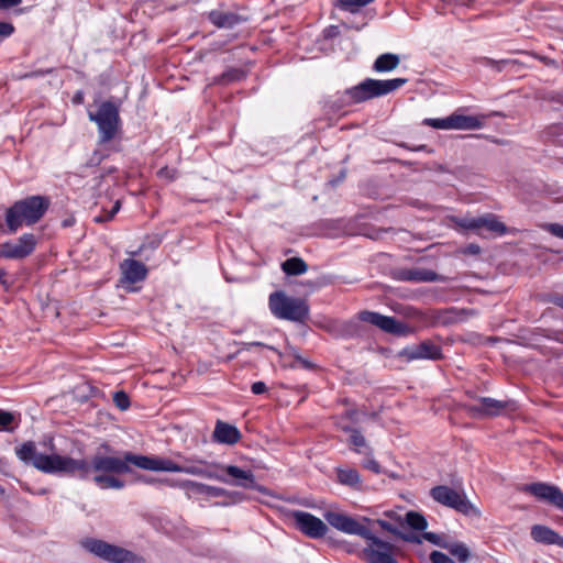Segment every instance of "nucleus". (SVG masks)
<instances>
[{"label":"nucleus","instance_id":"49530a36","mask_svg":"<svg viewBox=\"0 0 563 563\" xmlns=\"http://www.w3.org/2000/svg\"><path fill=\"white\" fill-rule=\"evenodd\" d=\"M402 540L408 542H413L420 544L423 540L422 536H415V534H402L399 532L398 534Z\"/></svg>","mask_w":563,"mask_h":563},{"label":"nucleus","instance_id":"4d7b16f0","mask_svg":"<svg viewBox=\"0 0 563 563\" xmlns=\"http://www.w3.org/2000/svg\"><path fill=\"white\" fill-rule=\"evenodd\" d=\"M120 208H121V201H120V200H117V201L114 202V205H113L112 209H111V210H109L108 212H109L110 214H112V217L114 218V216L119 212Z\"/></svg>","mask_w":563,"mask_h":563},{"label":"nucleus","instance_id":"c756f323","mask_svg":"<svg viewBox=\"0 0 563 563\" xmlns=\"http://www.w3.org/2000/svg\"><path fill=\"white\" fill-rule=\"evenodd\" d=\"M445 549L462 563L471 556L470 549L462 542H448Z\"/></svg>","mask_w":563,"mask_h":563},{"label":"nucleus","instance_id":"72a5a7b5","mask_svg":"<svg viewBox=\"0 0 563 563\" xmlns=\"http://www.w3.org/2000/svg\"><path fill=\"white\" fill-rule=\"evenodd\" d=\"M424 123L427 125H430L434 129H440V130H452V121H451V115L448 117V118H444V119H427L424 120Z\"/></svg>","mask_w":563,"mask_h":563},{"label":"nucleus","instance_id":"9d476101","mask_svg":"<svg viewBox=\"0 0 563 563\" xmlns=\"http://www.w3.org/2000/svg\"><path fill=\"white\" fill-rule=\"evenodd\" d=\"M37 244L36 236L32 233H24L15 241L0 244V258L23 260L30 256Z\"/></svg>","mask_w":563,"mask_h":563},{"label":"nucleus","instance_id":"9b49d317","mask_svg":"<svg viewBox=\"0 0 563 563\" xmlns=\"http://www.w3.org/2000/svg\"><path fill=\"white\" fill-rule=\"evenodd\" d=\"M90 473L126 474L131 467L126 465L125 452L120 456L95 454L89 463Z\"/></svg>","mask_w":563,"mask_h":563},{"label":"nucleus","instance_id":"a211bd4d","mask_svg":"<svg viewBox=\"0 0 563 563\" xmlns=\"http://www.w3.org/2000/svg\"><path fill=\"white\" fill-rule=\"evenodd\" d=\"M401 356L408 361H412L419 358L439 360L442 355L441 349L438 345L431 341H424L418 345L405 349L401 352Z\"/></svg>","mask_w":563,"mask_h":563},{"label":"nucleus","instance_id":"393cba45","mask_svg":"<svg viewBox=\"0 0 563 563\" xmlns=\"http://www.w3.org/2000/svg\"><path fill=\"white\" fill-rule=\"evenodd\" d=\"M400 58L396 54L386 53L379 55L374 62L373 69L377 73L391 71L398 67Z\"/></svg>","mask_w":563,"mask_h":563},{"label":"nucleus","instance_id":"473e14b6","mask_svg":"<svg viewBox=\"0 0 563 563\" xmlns=\"http://www.w3.org/2000/svg\"><path fill=\"white\" fill-rule=\"evenodd\" d=\"M433 312L434 310H418L413 312L412 320L417 321L421 327H433Z\"/></svg>","mask_w":563,"mask_h":563},{"label":"nucleus","instance_id":"6e6552de","mask_svg":"<svg viewBox=\"0 0 563 563\" xmlns=\"http://www.w3.org/2000/svg\"><path fill=\"white\" fill-rule=\"evenodd\" d=\"M86 550L111 563H143V559L130 550L98 539L84 541Z\"/></svg>","mask_w":563,"mask_h":563},{"label":"nucleus","instance_id":"7ed1b4c3","mask_svg":"<svg viewBox=\"0 0 563 563\" xmlns=\"http://www.w3.org/2000/svg\"><path fill=\"white\" fill-rule=\"evenodd\" d=\"M51 206L48 197L34 195L13 202L4 213V232L16 233L23 227L41 221Z\"/></svg>","mask_w":563,"mask_h":563},{"label":"nucleus","instance_id":"69168bd1","mask_svg":"<svg viewBox=\"0 0 563 563\" xmlns=\"http://www.w3.org/2000/svg\"><path fill=\"white\" fill-rule=\"evenodd\" d=\"M306 367H309L310 364L306 360H301L300 357H297Z\"/></svg>","mask_w":563,"mask_h":563},{"label":"nucleus","instance_id":"a18cd8bd","mask_svg":"<svg viewBox=\"0 0 563 563\" xmlns=\"http://www.w3.org/2000/svg\"><path fill=\"white\" fill-rule=\"evenodd\" d=\"M363 466L376 474L382 472L380 465L375 460H367Z\"/></svg>","mask_w":563,"mask_h":563},{"label":"nucleus","instance_id":"de8ad7c7","mask_svg":"<svg viewBox=\"0 0 563 563\" xmlns=\"http://www.w3.org/2000/svg\"><path fill=\"white\" fill-rule=\"evenodd\" d=\"M22 0H0V9L5 10L19 5Z\"/></svg>","mask_w":563,"mask_h":563},{"label":"nucleus","instance_id":"a878e982","mask_svg":"<svg viewBox=\"0 0 563 563\" xmlns=\"http://www.w3.org/2000/svg\"><path fill=\"white\" fill-rule=\"evenodd\" d=\"M338 482L342 485L350 486L355 489H361V475L355 468H338Z\"/></svg>","mask_w":563,"mask_h":563},{"label":"nucleus","instance_id":"58836bf2","mask_svg":"<svg viewBox=\"0 0 563 563\" xmlns=\"http://www.w3.org/2000/svg\"><path fill=\"white\" fill-rule=\"evenodd\" d=\"M14 420L13 413L4 410H0V430L11 431L9 424H11Z\"/></svg>","mask_w":563,"mask_h":563},{"label":"nucleus","instance_id":"680f3d73","mask_svg":"<svg viewBox=\"0 0 563 563\" xmlns=\"http://www.w3.org/2000/svg\"><path fill=\"white\" fill-rule=\"evenodd\" d=\"M51 73V70H46V71H36V73H32V74H26L24 77L26 78H31V77H34V76H42V75H45V74H48Z\"/></svg>","mask_w":563,"mask_h":563},{"label":"nucleus","instance_id":"4468645a","mask_svg":"<svg viewBox=\"0 0 563 563\" xmlns=\"http://www.w3.org/2000/svg\"><path fill=\"white\" fill-rule=\"evenodd\" d=\"M481 405L467 406L466 410L475 418L494 417L500 415L505 409H515L514 401H501L489 397L479 399Z\"/></svg>","mask_w":563,"mask_h":563},{"label":"nucleus","instance_id":"79ce46f5","mask_svg":"<svg viewBox=\"0 0 563 563\" xmlns=\"http://www.w3.org/2000/svg\"><path fill=\"white\" fill-rule=\"evenodd\" d=\"M552 235L563 239V225L559 223H549L543 227Z\"/></svg>","mask_w":563,"mask_h":563},{"label":"nucleus","instance_id":"1a4fd4ad","mask_svg":"<svg viewBox=\"0 0 563 563\" xmlns=\"http://www.w3.org/2000/svg\"><path fill=\"white\" fill-rule=\"evenodd\" d=\"M407 82L405 78L388 80L366 79L349 91L355 102H362L397 90Z\"/></svg>","mask_w":563,"mask_h":563},{"label":"nucleus","instance_id":"c9c22d12","mask_svg":"<svg viewBox=\"0 0 563 563\" xmlns=\"http://www.w3.org/2000/svg\"><path fill=\"white\" fill-rule=\"evenodd\" d=\"M343 430L345 432H350L351 433L350 442L355 448H361V446H364L366 444L365 438L361 434V432L358 430L351 429V428H347V427H344Z\"/></svg>","mask_w":563,"mask_h":563},{"label":"nucleus","instance_id":"ea45409f","mask_svg":"<svg viewBox=\"0 0 563 563\" xmlns=\"http://www.w3.org/2000/svg\"><path fill=\"white\" fill-rule=\"evenodd\" d=\"M430 561L432 563H454V561L449 555L440 551L431 552Z\"/></svg>","mask_w":563,"mask_h":563},{"label":"nucleus","instance_id":"6ab92c4d","mask_svg":"<svg viewBox=\"0 0 563 563\" xmlns=\"http://www.w3.org/2000/svg\"><path fill=\"white\" fill-rule=\"evenodd\" d=\"M398 278L401 280L423 283V282H448L449 278L437 274L435 272L427 268H407L398 272Z\"/></svg>","mask_w":563,"mask_h":563},{"label":"nucleus","instance_id":"3c124183","mask_svg":"<svg viewBox=\"0 0 563 563\" xmlns=\"http://www.w3.org/2000/svg\"><path fill=\"white\" fill-rule=\"evenodd\" d=\"M252 391L256 395L263 394L266 391V385L263 382H257L252 385Z\"/></svg>","mask_w":563,"mask_h":563},{"label":"nucleus","instance_id":"39448f33","mask_svg":"<svg viewBox=\"0 0 563 563\" xmlns=\"http://www.w3.org/2000/svg\"><path fill=\"white\" fill-rule=\"evenodd\" d=\"M268 306L275 317L284 320L305 322L309 316V306L305 299L289 297L284 291L271 294Z\"/></svg>","mask_w":563,"mask_h":563},{"label":"nucleus","instance_id":"5fc2aeb1","mask_svg":"<svg viewBox=\"0 0 563 563\" xmlns=\"http://www.w3.org/2000/svg\"><path fill=\"white\" fill-rule=\"evenodd\" d=\"M224 277L227 279V282L231 283V282H242V276H234V275H231L227 269H224Z\"/></svg>","mask_w":563,"mask_h":563},{"label":"nucleus","instance_id":"c85d7f7f","mask_svg":"<svg viewBox=\"0 0 563 563\" xmlns=\"http://www.w3.org/2000/svg\"><path fill=\"white\" fill-rule=\"evenodd\" d=\"M282 268L288 275H301L307 272L308 265L300 257H291L282 264Z\"/></svg>","mask_w":563,"mask_h":563},{"label":"nucleus","instance_id":"774afa93","mask_svg":"<svg viewBox=\"0 0 563 563\" xmlns=\"http://www.w3.org/2000/svg\"><path fill=\"white\" fill-rule=\"evenodd\" d=\"M102 446H103L106 450H109V449H110V448H109V445H107V444H104V445H102Z\"/></svg>","mask_w":563,"mask_h":563},{"label":"nucleus","instance_id":"e2e57ef3","mask_svg":"<svg viewBox=\"0 0 563 563\" xmlns=\"http://www.w3.org/2000/svg\"><path fill=\"white\" fill-rule=\"evenodd\" d=\"M541 60L548 65V66H555V62L553 59H550L548 57H541Z\"/></svg>","mask_w":563,"mask_h":563},{"label":"nucleus","instance_id":"6e6d98bb","mask_svg":"<svg viewBox=\"0 0 563 563\" xmlns=\"http://www.w3.org/2000/svg\"><path fill=\"white\" fill-rule=\"evenodd\" d=\"M417 309L416 308H412V307H405L401 312L405 314V317L409 318V319H412L413 318V312H416Z\"/></svg>","mask_w":563,"mask_h":563},{"label":"nucleus","instance_id":"37998d69","mask_svg":"<svg viewBox=\"0 0 563 563\" xmlns=\"http://www.w3.org/2000/svg\"><path fill=\"white\" fill-rule=\"evenodd\" d=\"M176 169L174 168H169L167 166L165 167H162L158 172H157V175L161 177V178H165V179H168V180H173L176 178Z\"/></svg>","mask_w":563,"mask_h":563},{"label":"nucleus","instance_id":"4be33fe9","mask_svg":"<svg viewBox=\"0 0 563 563\" xmlns=\"http://www.w3.org/2000/svg\"><path fill=\"white\" fill-rule=\"evenodd\" d=\"M531 537L536 542L555 544L563 548V538L547 526L536 525L531 528Z\"/></svg>","mask_w":563,"mask_h":563},{"label":"nucleus","instance_id":"0e129e2a","mask_svg":"<svg viewBox=\"0 0 563 563\" xmlns=\"http://www.w3.org/2000/svg\"><path fill=\"white\" fill-rule=\"evenodd\" d=\"M4 276H5V272L3 269H0V283L3 282Z\"/></svg>","mask_w":563,"mask_h":563},{"label":"nucleus","instance_id":"bf43d9fd","mask_svg":"<svg viewBox=\"0 0 563 563\" xmlns=\"http://www.w3.org/2000/svg\"><path fill=\"white\" fill-rule=\"evenodd\" d=\"M73 101H74V103H81L84 101V93L81 91H78L74 96Z\"/></svg>","mask_w":563,"mask_h":563},{"label":"nucleus","instance_id":"2eb2a0df","mask_svg":"<svg viewBox=\"0 0 563 563\" xmlns=\"http://www.w3.org/2000/svg\"><path fill=\"white\" fill-rule=\"evenodd\" d=\"M523 490L563 510V492L559 487L545 483H533L526 485Z\"/></svg>","mask_w":563,"mask_h":563},{"label":"nucleus","instance_id":"864d4df0","mask_svg":"<svg viewBox=\"0 0 563 563\" xmlns=\"http://www.w3.org/2000/svg\"><path fill=\"white\" fill-rule=\"evenodd\" d=\"M508 60H500V62H497V60H494V59H490V58H486V64L492 66V67H496L497 69H500V66L504 65V64H507Z\"/></svg>","mask_w":563,"mask_h":563},{"label":"nucleus","instance_id":"7c9ffc66","mask_svg":"<svg viewBox=\"0 0 563 563\" xmlns=\"http://www.w3.org/2000/svg\"><path fill=\"white\" fill-rule=\"evenodd\" d=\"M406 522L410 528L420 531H423L428 526L426 518L417 511L407 512Z\"/></svg>","mask_w":563,"mask_h":563},{"label":"nucleus","instance_id":"603ef678","mask_svg":"<svg viewBox=\"0 0 563 563\" xmlns=\"http://www.w3.org/2000/svg\"><path fill=\"white\" fill-rule=\"evenodd\" d=\"M112 219H113L112 214H110L108 211H104L103 213L95 217V222H97V223H104V222H108V221H110Z\"/></svg>","mask_w":563,"mask_h":563},{"label":"nucleus","instance_id":"cd10ccee","mask_svg":"<svg viewBox=\"0 0 563 563\" xmlns=\"http://www.w3.org/2000/svg\"><path fill=\"white\" fill-rule=\"evenodd\" d=\"M481 228H485L498 235H503L507 232V227L499 221L496 216L490 213L479 217V229Z\"/></svg>","mask_w":563,"mask_h":563},{"label":"nucleus","instance_id":"423d86ee","mask_svg":"<svg viewBox=\"0 0 563 563\" xmlns=\"http://www.w3.org/2000/svg\"><path fill=\"white\" fill-rule=\"evenodd\" d=\"M89 120L98 126L99 143L113 140L121 128L119 108L111 101H103L96 112H88Z\"/></svg>","mask_w":563,"mask_h":563},{"label":"nucleus","instance_id":"f8f14e48","mask_svg":"<svg viewBox=\"0 0 563 563\" xmlns=\"http://www.w3.org/2000/svg\"><path fill=\"white\" fill-rule=\"evenodd\" d=\"M360 319L393 334L405 335L413 332V329L407 324L397 321L393 317H386L377 312L362 311L360 313Z\"/></svg>","mask_w":563,"mask_h":563},{"label":"nucleus","instance_id":"8fccbe9b","mask_svg":"<svg viewBox=\"0 0 563 563\" xmlns=\"http://www.w3.org/2000/svg\"><path fill=\"white\" fill-rule=\"evenodd\" d=\"M481 252V247L477 244H470L464 250V254L477 255Z\"/></svg>","mask_w":563,"mask_h":563},{"label":"nucleus","instance_id":"f704fd0d","mask_svg":"<svg viewBox=\"0 0 563 563\" xmlns=\"http://www.w3.org/2000/svg\"><path fill=\"white\" fill-rule=\"evenodd\" d=\"M422 538H423V540H426L432 544H435L438 547H441L443 549H445V547L449 542L444 536H440V534H437L433 532H423Z\"/></svg>","mask_w":563,"mask_h":563},{"label":"nucleus","instance_id":"f03ea898","mask_svg":"<svg viewBox=\"0 0 563 563\" xmlns=\"http://www.w3.org/2000/svg\"><path fill=\"white\" fill-rule=\"evenodd\" d=\"M16 457L25 464L45 474L77 475L87 479L90 475L89 462L85 459H73L57 453L42 454L33 441H26L15 448Z\"/></svg>","mask_w":563,"mask_h":563},{"label":"nucleus","instance_id":"dca6fc26","mask_svg":"<svg viewBox=\"0 0 563 563\" xmlns=\"http://www.w3.org/2000/svg\"><path fill=\"white\" fill-rule=\"evenodd\" d=\"M121 269V284H135L139 282H142L147 276V268L146 266L136 260L133 258H126L120 264Z\"/></svg>","mask_w":563,"mask_h":563},{"label":"nucleus","instance_id":"09e8293b","mask_svg":"<svg viewBox=\"0 0 563 563\" xmlns=\"http://www.w3.org/2000/svg\"><path fill=\"white\" fill-rule=\"evenodd\" d=\"M251 477H252V476H251V474L249 473V486H247V489H249V499H253V498H255L254 493H255L256 490H261V489H260V487H257V486L253 483V481H252V478H251Z\"/></svg>","mask_w":563,"mask_h":563},{"label":"nucleus","instance_id":"5701e85b","mask_svg":"<svg viewBox=\"0 0 563 563\" xmlns=\"http://www.w3.org/2000/svg\"><path fill=\"white\" fill-rule=\"evenodd\" d=\"M208 19L214 26L220 29H231L241 22V18L234 12L220 9L210 11Z\"/></svg>","mask_w":563,"mask_h":563},{"label":"nucleus","instance_id":"20e7f679","mask_svg":"<svg viewBox=\"0 0 563 563\" xmlns=\"http://www.w3.org/2000/svg\"><path fill=\"white\" fill-rule=\"evenodd\" d=\"M167 472L202 476L206 478L218 479L228 484H241L242 481L246 479V472L238 466H210L200 460H186L184 464H177L168 459Z\"/></svg>","mask_w":563,"mask_h":563},{"label":"nucleus","instance_id":"338daca9","mask_svg":"<svg viewBox=\"0 0 563 563\" xmlns=\"http://www.w3.org/2000/svg\"><path fill=\"white\" fill-rule=\"evenodd\" d=\"M53 446H54V442H53V439L51 438L49 439V448L53 449Z\"/></svg>","mask_w":563,"mask_h":563},{"label":"nucleus","instance_id":"ddd939ff","mask_svg":"<svg viewBox=\"0 0 563 563\" xmlns=\"http://www.w3.org/2000/svg\"><path fill=\"white\" fill-rule=\"evenodd\" d=\"M291 517L295 520L296 527L310 538H321L328 531L327 525L309 512L297 510L291 514Z\"/></svg>","mask_w":563,"mask_h":563},{"label":"nucleus","instance_id":"e433bc0d","mask_svg":"<svg viewBox=\"0 0 563 563\" xmlns=\"http://www.w3.org/2000/svg\"><path fill=\"white\" fill-rule=\"evenodd\" d=\"M113 401H114L115 406L121 410H125L130 406V399L124 391L114 393Z\"/></svg>","mask_w":563,"mask_h":563},{"label":"nucleus","instance_id":"f257e3e1","mask_svg":"<svg viewBox=\"0 0 563 563\" xmlns=\"http://www.w3.org/2000/svg\"><path fill=\"white\" fill-rule=\"evenodd\" d=\"M386 519H377L375 521L363 517L361 521L343 512L328 511L324 514L325 520L339 531L347 534L360 536L367 541V547L358 553L360 558L366 563H397L394 559L395 547L377 538L364 522L377 523L382 529L398 536V527L404 526L401 517L396 511H386Z\"/></svg>","mask_w":563,"mask_h":563},{"label":"nucleus","instance_id":"2f4dec72","mask_svg":"<svg viewBox=\"0 0 563 563\" xmlns=\"http://www.w3.org/2000/svg\"><path fill=\"white\" fill-rule=\"evenodd\" d=\"M183 487L191 489L198 494L218 495V489L216 487H211L194 481H185L183 483Z\"/></svg>","mask_w":563,"mask_h":563},{"label":"nucleus","instance_id":"c03bdc74","mask_svg":"<svg viewBox=\"0 0 563 563\" xmlns=\"http://www.w3.org/2000/svg\"><path fill=\"white\" fill-rule=\"evenodd\" d=\"M462 228L470 230H478L479 229V217L471 220H463L459 223Z\"/></svg>","mask_w":563,"mask_h":563},{"label":"nucleus","instance_id":"aec40b11","mask_svg":"<svg viewBox=\"0 0 563 563\" xmlns=\"http://www.w3.org/2000/svg\"><path fill=\"white\" fill-rule=\"evenodd\" d=\"M473 311L466 309L449 308L443 310H434L433 312V327L437 325H451L461 321L466 320L468 316H472Z\"/></svg>","mask_w":563,"mask_h":563},{"label":"nucleus","instance_id":"412c9836","mask_svg":"<svg viewBox=\"0 0 563 563\" xmlns=\"http://www.w3.org/2000/svg\"><path fill=\"white\" fill-rule=\"evenodd\" d=\"M242 434L239 429L228 422L218 420L212 433V440L220 444L232 445L235 444Z\"/></svg>","mask_w":563,"mask_h":563},{"label":"nucleus","instance_id":"0eeeda50","mask_svg":"<svg viewBox=\"0 0 563 563\" xmlns=\"http://www.w3.org/2000/svg\"><path fill=\"white\" fill-rule=\"evenodd\" d=\"M430 495L437 503L465 516H482V511L466 498L462 490H456L446 485H439L431 488Z\"/></svg>","mask_w":563,"mask_h":563},{"label":"nucleus","instance_id":"a19ab883","mask_svg":"<svg viewBox=\"0 0 563 563\" xmlns=\"http://www.w3.org/2000/svg\"><path fill=\"white\" fill-rule=\"evenodd\" d=\"M14 32L12 23L0 21V42L11 36Z\"/></svg>","mask_w":563,"mask_h":563},{"label":"nucleus","instance_id":"052dcab7","mask_svg":"<svg viewBox=\"0 0 563 563\" xmlns=\"http://www.w3.org/2000/svg\"><path fill=\"white\" fill-rule=\"evenodd\" d=\"M75 223V219L73 217H69L65 220H63L62 224L64 228H69Z\"/></svg>","mask_w":563,"mask_h":563},{"label":"nucleus","instance_id":"f3484780","mask_svg":"<svg viewBox=\"0 0 563 563\" xmlns=\"http://www.w3.org/2000/svg\"><path fill=\"white\" fill-rule=\"evenodd\" d=\"M126 465H134L142 470L154 472H167L168 459L150 457L145 455H136L131 452H125Z\"/></svg>","mask_w":563,"mask_h":563},{"label":"nucleus","instance_id":"4c0bfd02","mask_svg":"<svg viewBox=\"0 0 563 563\" xmlns=\"http://www.w3.org/2000/svg\"><path fill=\"white\" fill-rule=\"evenodd\" d=\"M242 76H243V71L242 70L230 69V70L225 71L221 76L220 82L221 84H230L232 81L239 80Z\"/></svg>","mask_w":563,"mask_h":563},{"label":"nucleus","instance_id":"b1692460","mask_svg":"<svg viewBox=\"0 0 563 563\" xmlns=\"http://www.w3.org/2000/svg\"><path fill=\"white\" fill-rule=\"evenodd\" d=\"M451 121L452 130H475L483 125L482 120L474 115L453 113L451 115Z\"/></svg>","mask_w":563,"mask_h":563},{"label":"nucleus","instance_id":"13d9d810","mask_svg":"<svg viewBox=\"0 0 563 563\" xmlns=\"http://www.w3.org/2000/svg\"><path fill=\"white\" fill-rule=\"evenodd\" d=\"M552 302L561 308H563V296L558 295L552 298Z\"/></svg>","mask_w":563,"mask_h":563},{"label":"nucleus","instance_id":"bb28decb","mask_svg":"<svg viewBox=\"0 0 563 563\" xmlns=\"http://www.w3.org/2000/svg\"><path fill=\"white\" fill-rule=\"evenodd\" d=\"M92 479L102 489H121L124 487V482L115 477L114 474L97 473Z\"/></svg>","mask_w":563,"mask_h":563}]
</instances>
